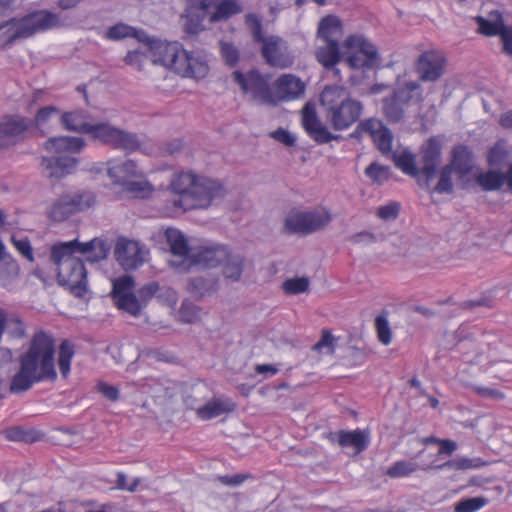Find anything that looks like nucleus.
Segmentation results:
<instances>
[{
  "mask_svg": "<svg viewBox=\"0 0 512 512\" xmlns=\"http://www.w3.org/2000/svg\"><path fill=\"white\" fill-rule=\"evenodd\" d=\"M55 352L53 335L44 330L36 331L18 357L19 369L11 379L10 391L21 393L36 383L56 381Z\"/></svg>",
  "mask_w": 512,
  "mask_h": 512,
  "instance_id": "f257e3e1",
  "label": "nucleus"
},
{
  "mask_svg": "<svg viewBox=\"0 0 512 512\" xmlns=\"http://www.w3.org/2000/svg\"><path fill=\"white\" fill-rule=\"evenodd\" d=\"M75 253L88 254L87 259L96 262L106 257V251L102 241L96 238L86 243L77 240L60 242L51 247L50 259L57 267L59 285L67 287L75 297L83 298L88 292L87 270Z\"/></svg>",
  "mask_w": 512,
  "mask_h": 512,
  "instance_id": "f03ea898",
  "label": "nucleus"
},
{
  "mask_svg": "<svg viewBox=\"0 0 512 512\" xmlns=\"http://www.w3.org/2000/svg\"><path fill=\"white\" fill-rule=\"evenodd\" d=\"M167 191L170 198L165 199L162 213L168 217L191 209L207 208L214 199L224 195L222 184L192 171L173 174Z\"/></svg>",
  "mask_w": 512,
  "mask_h": 512,
  "instance_id": "7ed1b4c3",
  "label": "nucleus"
},
{
  "mask_svg": "<svg viewBox=\"0 0 512 512\" xmlns=\"http://www.w3.org/2000/svg\"><path fill=\"white\" fill-rule=\"evenodd\" d=\"M152 61L160 64L182 77L195 79L204 78L209 72V66L200 56L186 51L177 41H152L150 44Z\"/></svg>",
  "mask_w": 512,
  "mask_h": 512,
  "instance_id": "20e7f679",
  "label": "nucleus"
},
{
  "mask_svg": "<svg viewBox=\"0 0 512 512\" xmlns=\"http://www.w3.org/2000/svg\"><path fill=\"white\" fill-rule=\"evenodd\" d=\"M63 26L58 13L49 10H35L21 17H13L0 23V50L12 46L17 40L28 39L38 33Z\"/></svg>",
  "mask_w": 512,
  "mask_h": 512,
  "instance_id": "39448f33",
  "label": "nucleus"
},
{
  "mask_svg": "<svg viewBox=\"0 0 512 512\" xmlns=\"http://www.w3.org/2000/svg\"><path fill=\"white\" fill-rule=\"evenodd\" d=\"M320 100L325 109L327 121L336 131L348 129L359 120L362 114V104L351 98L344 86H325Z\"/></svg>",
  "mask_w": 512,
  "mask_h": 512,
  "instance_id": "423d86ee",
  "label": "nucleus"
},
{
  "mask_svg": "<svg viewBox=\"0 0 512 512\" xmlns=\"http://www.w3.org/2000/svg\"><path fill=\"white\" fill-rule=\"evenodd\" d=\"M244 24L253 41L261 45V55L268 65L281 69L293 65L294 56L289 51L286 41L277 35L266 36L262 18L259 15L247 13L244 16Z\"/></svg>",
  "mask_w": 512,
  "mask_h": 512,
  "instance_id": "0eeeda50",
  "label": "nucleus"
},
{
  "mask_svg": "<svg viewBox=\"0 0 512 512\" xmlns=\"http://www.w3.org/2000/svg\"><path fill=\"white\" fill-rule=\"evenodd\" d=\"M84 145V140L79 137L60 136L48 139L45 149L53 156L43 157L41 161L47 176L61 178L71 173L77 164L73 155L80 153Z\"/></svg>",
  "mask_w": 512,
  "mask_h": 512,
  "instance_id": "6e6552de",
  "label": "nucleus"
},
{
  "mask_svg": "<svg viewBox=\"0 0 512 512\" xmlns=\"http://www.w3.org/2000/svg\"><path fill=\"white\" fill-rule=\"evenodd\" d=\"M232 79L241 91L248 94L253 101L273 105V83L270 74H262L257 69L247 72L235 70L232 73Z\"/></svg>",
  "mask_w": 512,
  "mask_h": 512,
  "instance_id": "1a4fd4ad",
  "label": "nucleus"
},
{
  "mask_svg": "<svg viewBox=\"0 0 512 512\" xmlns=\"http://www.w3.org/2000/svg\"><path fill=\"white\" fill-rule=\"evenodd\" d=\"M345 61L353 69H373L379 62L376 46L362 34H351L343 42Z\"/></svg>",
  "mask_w": 512,
  "mask_h": 512,
  "instance_id": "9d476101",
  "label": "nucleus"
},
{
  "mask_svg": "<svg viewBox=\"0 0 512 512\" xmlns=\"http://www.w3.org/2000/svg\"><path fill=\"white\" fill-rule=\"evenodd\" d=\"M96 196L89 190H77L61 195L51 206L49 217L57 222L68 219L71 215L85 211L94 206Z\"/></svg>",
  "mask_w": 512,
  "mask_h": 512,
  "instance_id": "9b49d317",
  "label": "nucleus"
},
{
  "mask_svg": "<svg viewBox=\"0 0 512 512\" xmlns=\"http://www.w3.org/2000/svg\"><path fill=\"white\" fill-rule=\"evenodd\" d=\"M88 135L95 141L127 152H133L140 146L134 133L127 132L107 122L92 124L88 130Z\"/></svg>",
  "mask_w": 512,
  "mask_h": 512,
  "instance_id": "f8f14e48",
  "label": "nucleus"
},
{
  "mask_svg": "<svg viewBox=\"0 0 512 512\" xmlns=\"http://www.w3.org/2000/svg\"><path fill=\"white\" fill-rule=\"evenodd\" d=\"M331 221L330 213L324 208L311 212H291L286 217L284 228L289 233L307 235L324 228Z\"/></svg>",
  "mask_w": 512,
  "mask_h": 512,
  "instance_id": "ddd939ff",
  "label": "nucleus"
},
{
  "mask_svg": "<svg viewBox=\"0 0 512 512\" xmlns=\"http://www.w3.org/2000/svg\"><path fill=\"white\" fill-rule=\"evenodd\" d=\"M134 284L133 277L129 275L114 279L111 297L119 310L138 317L142 312L143 305L138 296L133 293Z\"/></svg>",
  "mask_w": 512,
  "mask_h": 512,
  "instance_id": "4468645a",
  "label": "nucleus"
},
{
  "mask_svg": "<svg viewBox=\"0 0 512 512\" xmlns=\"http://www.w3.org/2000/svg\"><path fill=\"white\" fill-rule=\"evenodd\" d=\"M447 58L442 51L426 50L419 55L415 63V71L423 82H435L445 73Z\"/></svg>",
  "mask_w": 512,
  "mask_h": 512,
  "instance_id": "2eb2a0df",
  "label": "nucleus"
},
{
  "mask_svg": "<svg viewBox=\"0 0 512 512\" xmlns=\"http://www.w3.org/2000/svg\"><path fill=\"white\" fill-rule=\"evenodd\" d=\"M414 92L420 94V84L409 82L383 100V114L388 121L399 122L404 117V105L413 98Z\"/></svg>",
  "mask_w": 512,
  "mask_h": 512,
  "instance_id": "dca6fc26",
  "label": "nucleus"
},
{
  "mask_svg": "<svg viewBox=\"0 0 512 512\" xmlns=\"http://www.w3.org/2000/svg\"><path fill=\"white\" fill-rule=\"evenodd\" d=\"M469 459H460L456 461H448L445 464L437 463L436 460H431L429 463L418 465L416 462L406 461V460H398L394 462L386 471V475L390 478H403L412 475L417 470L421 469L423 471H429L433 469H441L444 466H452L457 469H466L470 467Z\"/></svg>",
  "mask_w": 512,
  "mask_h": 512,
  "instance_id": "f3484780",
  "label": "nucleus"
},
{
  "mask_svg": "<svg viewBox=\"0 0 512 512\" xmlns=\"http://www.w3.org/2000/svg\"><path fill=\"white\" fill-rule=\"evenodd\" d=\"M147 251L139 242L120 238L115 246V258L125 269L131 270L140 267L144 261Z\"/></svg>",
  "mask_w": 512,
  "mask_h": 512,
  "instance_id": "a211bd4d",
  "label": "nucleus"
},
{
  "mask_svg": "<svg viewBox=\"0 0 512 512\" xmlns=\"http://www.w3.org/2000/svg\"><path fill=\"white\" fill-rule=\"evenodd\" d=\"M356 132L367 133L383 155L392 152L393 135L381 120L376 118L365 119L359 123Z\"/></svg>",
  "mask_w": 512,
  "mask_h": 512,
  "instance_id": "6ab92c4d",
  "label": "nucleus"
},
{
  "mask_svg": "<svg viewBox=\"0 0 512 512\" xmlns=\"http://www.w3.org/2000/svg\"><path fill=\"white\" fill-rule=\"evenodd\" d=\"M33 121L20 115H7L0 123V148L15 144L32 127Z\"/></svg>",
  "mask_w": 512,
  "mask_h": 512,
  "instance_id": "aec40b11",
  "label": "nucleus"
},
{
  "mask_svg": "<svg viewBox=\"0 0 512 512\" xmlns=\"http://www.w3.org/2000/svg\"><path fill=\"white\" fill-rule=\"evenodd\" d=\"M305 83L293 74H283L273 83V105L300 98L305 93Z\"/></svg>",
  "mask_w": 512,
  "mask_h": 512,
  "instance_id": "412c9836",
  "label": "nucleus"
},
{
  "mask_svg": "<svg viewBox=\"0 0 512 512\" xmlns=\"http://www.w3.org/2000/svg\"><path fill=\"white\" fill-rule=\"evenodd\" d=\"M302 126L308 135L317 143H329L332 140L340 138L339 135L332 134L328 128L323 125L313 106L306 104L302 109Z\"/></svg>",
  "mask_w": 512,
  "mask_h": 512,
  "instance_id": "4be33fe9",
  "label": "nucleus"
},
{
  "mask_svg": "<svg viewBox=\"0 0 512 512\" xmlns=\"http://www.w3.org/2000/svg\"><path fill=\"white\" fill-rule=\"evenodd\" d=\"M441 152L442 143L436 136L428 138L421 147V174L425 176L427 182L432 180L436 175L437 167L441 159Z\"/></svg>",
  "mask_w": 512,
  "mask_h": 512,
  "instance_id": "5701e85b",
  "label": "nucleus"
},
{
  "mask_svg": "<svg viewBox=\"0 0 512 512\" xmlns=\"http://www.w3.org/2000/svg\"><path fill=\"white\" fill-rule=\"evenodd\" d=\"M107 173L113 183L125 186L130 180L143 178V173L132 160H110L107 162Z\"/></svg>",
  "mask_w": 512,
  "mask_h": 512,
  "instance_id": "b1692460",
  "label": "nucleus"
},
{
  "mask_svg": "<svg viewBox=\"0 0 512 512\" xmlns=\"http://www.w3.org/2000/svg\"><path fill=\"white\" fill-rule=\"evenodd\" d=\"M228 257V249L225 246L202 247L196 253H193L187 265V269L192 266H201L203 268H213L221 265Z\"/></svg>",
  "mask_w": 512,
  "mask_h": 512,
  "instance_id": "393cba45",
  "label": "nucleus"
},
{
  "mask_svg": "<svg viewBox=\"0 0 512 512\" xmlns=\"http://www.w3.org/2000/svg\"><path fill=\"white\" fill-rule=\"evenodd\" d=\"M327 439L331 443L337 442L341 447H353L357 453L364 451L369 445L368 435L359 429L330 432Z\"/></svg>",
  "mask_w": 512,
  "mask_h": 512,
  "instance_id": "a878e982",
  "label": "nucleus"
},
{
  "mask_svg": "<svg viewBox=\"0 0 512 512\" xmlns=\"http://www.w3.org/2000/svg\"><path fill=\"white\" fill-rule=\"evenodd\" d=\"M236 403L227 397H213L204 406L196 410L197 416L204 421L214 419L222 414L233 412Z\"/></svg>",
  "mask_w": 512,
  "mask_h": 512,
  "instance_id": "bb28decb",
  "label": "nucleus"
},
{
  "mask_svg": "<svg viewBox=\"0 0 512 512\" xmlns=\"http://www.w3.org/2000/svg\"><path fill=\"white\" fill-rule=\"evenodd\" d=\"M474 155L471 149L463 144L456 145L451 152V161L448 165H453V170L464 177L470 174L473 169Z\"/></svg>",
  "mask_w": 512,
  "mask_h": 512,
  "instance_id": "cd10ccee",
  "label": "nucleus"
},
{
  "mask_svg": "<svg viewBox=\"0 0 512 512\" xmlns=\"http://www.w3.org/2000/svg\"><path fill=\"white\" fill-rule=\"evenodd\" d=\"M343 34L341 20L335 15H326L318 25L317 37L323 42H338Z\"/></svg>",
  "mask_w": 512,
  "mask_h": 512,
  "instance_id": "c85d7f7f",
  "label": "nucleus"
},
{
  "mask_svg": "<svg viewBox=\"0 0 512 512\" xmlns=\"http://www.w3.org/2000/svg\"><path fill=\"white\" fill-rule=\"evenodd\" d=\"M167 242L170 247V251L174 256H178L182 259V264L187 265L191 259L190 248L185 236L177 229L168 228L165 232Z\"/></svg>",
  "mask_w": 512,
  "mask_h": 512,
  "instance_id": "c756f323",
  "label": "nucleus"
},
{
  "mask_svg": "<svg viewBox=\"0 0 512 512\" xmlns=\"http://www.w3.org/2000/svg\"><path fill=\"white\" fill-rule=\"evenodd\" d=\"M209 15L187 2L185 13L181 16L184 31L191 35L198 34L204 29V21L209 20Z\"/></svg>",
  "mask_w": 512,
  "mask_h": 512,
  "instance_id": "7c9ffc66",
  "label": "nucleus"
},
{
  "mask_svg": "<svg viewBox=\"0 0 512 512\" xmlns=\"http://www.w3.org/2000/svg\"><path fill=\"white\" fill-rule=\"evenodd\" d=\"M478 24L479 33L485 36H496L501 35L506 31L502 14L499 11H492L489 14V19H485L482 16L475 18Z\"/></svg>",
  "mask_w": 512,
  "mask_h": 512,
  "instance_id": "2f4dec72",
  "label": "nucleus"
},
{
  "mask_svg": "<svg viewBox=\"0 0 512 512\" xmlns=\"http://www.w3.org/2000/svg\"><path fill=\"white\" fill-rule=\"evenodd\" d=\"M341 51L338 42H324L315 50L317 61L326 69L333 68L341 60Z\"/></svg>",
  "mask_w": 512,
  "mask_h": 512,
  "instance_id": "473e14b6",
  "label": "nucleus"
},
{
  "mask_svg": "<svg viewBox=\"0 0 512 512\" xmlns=\"http://www.w3.org/2000/svg\"><path fill=\"white\" fill-rule=\"evenodd\" d=\"M76 353L75 344L69 339H63L57 352V365L62 378L67 379L71 372L72 360Z\"/></svg>",
  "mask_w": 512,
  "mask_h": 512,
  "instance_id": "72a5a7b5",
  "label": "nucleus"
},
{
  "mask_svg": "<svg viewBox=\"0 0 512 512\" xmlns=\"http://www.w3.org/2000/svg\"><path fill=\"white\" fill-rule=\"evenodd\" d=\"M61 123L66 130L87 134L92 124L87 121V114L83 111L65 112L61 116Z\"/></svg>",
  "mask_w": 512,
  "mask_h": 512,
  "instance_id": "f704fd0d",
  "label": "nucleus"
},
{
  "mask_svg": "<svg viewBox=\"0 0 512 512\" xmlns=\"http://www.w3.org/2000/svg\"><path fill=\"white\" fill-rule=\"evenodd\" d=\"M241 11L242 7L236 0H219L214 11L209 15V22L215 23L227 20Z\"/></svg>",
  "mask_w": 512,
  "mask_h": 512,
  "instance_id": "c9c22d12",
  "label": "nucleus"
},
{
  "mask_svg": "<svg viewBox=\"0 0 512 512\" xmlns=\"http://www.w3.org/2000/svg\"><path fill=\"white\" fill-rule=\"evenodd\" d=\"M392 159L396 167L407 175L417 177L421 173V169L417 167L415 155L408 150L394 152Z\"/></svg>",
  "mask_w": 512,
  "mask_h": 512,
  "instance_id": "e433bc0d",
  "label": "nucleus"
},
{
  "mask_svg": "<svg viewBox=\"0 0 512 512\" xmlns=\"http://www.w3.org/2000/svg\"><path fill=\"white\" fill-rule=\"evenodd\" d=\"M476 182L484 191L499 190L503 186L502 172L496 170L481 172L476 176Z\"/></svg>",
  "mask_w": 512,
  "mask_h": 512,
  "instance_id": "4c0bfd02",
  "label": "nucleus"
},
{
  "mask_svg": "<svg viewBox=\"0 0 512 512\" xmlns=\"http://www.w3.org/2000/svg\"><path fill=\"white\" fill-rule=\"evenodd\" d=\"M123 191L134 198H148L153 192L152 185L143 178L132 179L125 186Z\"/></svg>",
  "mask_w": 512,
  "mask_h": 512,
  "instance_id": "58836bf2",
  "label": "nucleus"
},
{
  "mask_svg": "<svg viewBox=\"0 0 512 512\" xmlns=\"http://www.w3.org/2000/svg\"><path fill=\"white\" fill-rule=\"evenodd\" d=\"M374 326L378 341L384 346L390 345L393 340V332L390 327L387 315L380 314L376 316Z\"/></svg>",
  "mask_w": 512,
  "mask_h": 512,
  "instance_id": "ea45409f",
  "label": "nucleus"
},
{
  "mask_svg": "<svg viewBox=\"0 0 512 512\" xmlns=\"http://www.w3.org/2000/svg\"><path fill=\"white\" fill-rule=\"evenodd\" d=\"M5 438L14 442L33 443L39 439L34 430H24L21 427H10L3 431Z\"/></svg>",
  "mask_w": 512,
  "mask_h": 512,
  "instance_id": "a19ab883",
  "label": "nucleus"
},
{
  "mask_svg": "<svg viewBox=\"0 0 512 512\" xmlns=\"http://www.w3.org/2000/svg\"><path fill=\"white\" fill-rule=\"evenodd\" d=\"M453 172V165H445L441 168L439 173V181L437 185L434 188V191L439 194H450L454 190L452 175Z\"/></svg>",
  "mask_w": 512,
  "mask_h": 512,
  "instance_id": "79ce46f5",
  "label": "nucleus"
},
{
  "mask_svg": "<svg viewBox=\"0 0 512 512\" xmlns=\"http://www.w3.org/2000/svg\"><path fill=\"white\" fill-rule=\"evenodd\" d=\"M224 266L223 274L226 278L232 280H238L242 273L243 269V261L241 258L232 257V255L228 252V257L222 262Z\"/></svg>",
  "mask_w": 512,
  "mask_h": 512,
  "instance_id": "37998d69",
  "label": "nucleus"
},
{
  "mask_svg": "<svg viewBox=\"0 0 512 512\" xmlns=\"http://www.w3.org/2000/svg\"><path fill=\"white\" fill-rule=\"evenodd\" d=\"M509 156V152L506 147L497 142L493 147H491L487 154V162L491 167H500L502 166Z\"/></svg>",
  "mask_w": 512,
  "mask_h": 512,
  "instance_id": "c03bdc74",
  "label": "nucleus"
},
{
  "mask_svg": "<svg viewBox=\"0 0 512 512\" xmlns=\"http://www.w3.org/2000/svg\"><path fill=\"white\" fill-rule=\"evenodd\" d=\"M488 503L484 497H472L461 499L455 504V512H477Z\"/></svg>",
  "mask_w": 512,
  "mask_h": 512,
  "instance_id": "a18cd8bd",
  "label": "nucleus"
},
{
  "mask_svg": "<svg viewBox=\"0 0 512 512\" xmlns=\"http://www.w3.org/2000/svg\"><path fill=\"white\" fill-rule=\"evenodd\" d=\"M138 31L126 24L118 23L112 27H110L107 32L106 36L108 39L111 40H120L126 37H138Z\"/></svg>",
  "mask_w": 512,
  "mask_h": 512,
  "instance_id": "49530a36",
  "label": "nucleus"
},
{
  "mask_svg": "<svg viewBox=\"0 0 512 512\" xmlns=\"http://www.w3.org/2000/svg\"><path fill=\"white\" fill-rule=\"evenodd\" d=\"M309 281L305 277L289 278L282 284L284 292L288 295L300 294L308 290Z\"/></svg>",
  "mask_w": 512,
  "mask_h": 512,
  "instance_id": "de8ad7c7",
  "label": "nucleus"
},
{
  "mask_svg": "<svg viewBox=\"0 0 512 512\" xmlns=\"http://www.w3.org/2000/svg\"><path fill=\"white\" fill-rule=\"evenodd\" d=\"M365 175L369 177L373 182L383 184L390 177L389 168L379 165L377 163H371L365 169Z\"/></svg>",
  "mask_w": 512,
  "mask_h": 512,
  "instance_id": "09e8293b",
  "label": "nucleus"
},
{
  "mask_svg": "<svg viewBox=\"0 0 512 512\" xmlns=\"http://www.w3.org/2000/svg\"><path fill=\"white\" fill-rule=\"evenodd\" d=\"M11 243L25 259H27L29 262L34 261L33 248L28 237L18 238L13 235L11 237Z\"/></svg>",
  "mask_w": 512,
  "mask_h": 512,
  "instance_id": "8fccbe9b",
  "label": "nucleus"
},
{
  "mask_svg": "<svg viewBox=\"0 0 512 512\" xmlns=\"http://www.w3.org/2000/svg\"><path fill=\"white\" fill-rule=\"evenodd\" d=\"M179 317L185 323H193L200 319V309L189 301H184L179 310Z\"/></svg>",
  "mask_w": 512,
  "mask_h": 512,
  "instance_id": "3c124183",
  "label": "nucleus"
},
{
  "mask_svg": "<svg viewBox=\"0 0 512 512\" xmlns=\"http://www.w3.org/2000/svg\"><path fill=\"white\" fill-rule=\"evenodd\" d=\"M221 56L226 65L234 67L239 61V50L230 42H221Z\"/></svg>",
  "mask_w": 512,
  "mask_h": 512,
  "instance_id": "603ef678",
  "label": "nucleus"
},
{
  "mask_svg": "<svg viewBox=\"0 0 512 512\" xmlns=\"http://www.w3.org/2000/svg\"><path fill=\"white\" fill-rule=\"evenodd\" d=\"M314 350L318 352L326 351L327 353H334V337L328 330H323L321 339L314 345Z\"/></svg>",
  "mask_w": 512,
  "mask_h": 512,
  "instance_id": "864d4df0",
  "label": "nucleus"
},
{
  "mask_svg": "<svg viewBox=\"0 0 512 512\" xmlns=\"http://www.w3.org/2000/svg\"><path fill=\"white\" fill-rule=\"evenodd\" d=\"M159 284L156 281L149 282L138 290V299L141 301L142 305H146V303L153 298V296L158 292Z\"/></svg>",
  "mask_w": 512,
  "mask_h": 512,
  "instance_id": "5fc2aeb1",
  "label": "nucleus"
},
{
  "mask_svg": "<svg viewBox=\"0 0 512 512\" xmlns=\"http://www.w3.org/2000/svg\"><path fill=\"white\" fill-rule=\"evenodd\" d=\"M400 206L397 202H390L377 209V216L382 220L395 219L398 216Z\"/></svg>",
  "mask_w": 512,
  "mask_h": 512,
  "instance_id": "6e6d98bb",
  "label": "nucleus"
},
{
  "mask_svg": "<svg viewBox=\"0 0 512 512\" xmlns=\"http://www.w3.org/2000/svg\"><path fill=\"white\" fill-rule=\"evenodd\" d=\"M140 484V479L135 478L131 482H128L127 476L123 472H117V481L116 486L120 490H126L129 492L136 491L137 487Z\"/></svg>",
  "mask_w": 512,
  "mask_h": 512,
  "instance_id": "4d7b16f0",
  "label": "nucleus"
},
{
  "mask_svg": "<svg viewBox=\"0 0 512 512\" xmlns=\"http://www.w3.org/2000/svg\"><path fill=\"white\" fill-rule=\"evenodd\" d=\"M57 113H59V110L54 106L40 108L35 115L34 122L39 126L44 125L54 114Z\"/></svg>",
  "mask_w": 512,
  "mask_h": 512,
  "instance_id": "13d9d810",
  "label": "nucleus"
},
{
  "mask_svg": "<svg viewBox=\"0 0 512 512\" xmlns=\"http://www.w3.org/2000/svg\"><path fill=\"white\" fill-rule=\"evenodd\" d=\"M473 391L477 395L486 397V398L497 399V400L505 398V395L502 391L495 389V388H491V387L474 386Z\"/></svg>",
  "mask_w": 512,
  "mask_h": 512,
  "instance_id": "bf43d9fd",
  "label": "nucleus"
},
{
  "mask_svg": "<svg viewBox=\"0 0 512 512\" xmlns=\"http://www.w3.org/2000/svg\"><path fill=\"white\" fill-rule=\"evenodd\" d=\"M252 475L249 473L245 474H234V475H224L220 477V481L222 484L227 486H238L245 482L248 479H251Z\"/></svg>",
  "mask_w": 512,
  "mask_h": 512,
  "instance_id": "052dcab7",
  "label": "nucleus"
},
{
  "mask_svg": "<svg viewBox=\"0 0 512 512\" xmlns=\"http://www.w3.org/2000/svg\"><path fill=\"white\" fill-rule=\"evenodd\" d=\"M438 445H439L438 453L433 455V457H434L433 460H436L437 462H438V460H437L438 456H440L442 454L451 455L457 449L456 442H454L450 439H441Z\"/></svg>",
  "mask_w": 512,
  "mask_h": 512,
  "instance_id": "680f3d73",
  "label": "nucleus"
},
{
  "mask_svg": "<svg viewBox=\"0 0 512 512\" xmlns=\"http://www.w3.org/2000/svg\"><path fill=\"white\" fill-rule=\"evenodd\" d=\"M145 58L146 56L139 51H129L124 60L126 64L135 66L138 70H141Z\"/></svg>",
  "mask_w": 512,
  "mask_h": 512,
  "instance_id": "e2e57ef3",
  "label": "nucleus"
},
{
  "mask_svg": "<svg viewBox=\"0 0 512 512\" xmlns=\"http://www.w3.org/2000/svg\"><path fill=\"white\" fill-rule=\"evenodd\" d=\"M271 137L286 146H293L295 143V138L287 130L282 128L273 131Z\"/></svg>",
  "mask_w": 512,
  "mask_h": 512,
  "instance_id": "0e129e2a",
  "label": "nucleus"
},
{
  "mask_svg": "<svg viewBox=\"0 0 512 512\" xmlns=\"http://www.w3.org/2000/svg\"><path fill=\"white\" fill-rule=\"evenodd\" d=\"M98 390L101 392L107 399L111 401H115L119 397V391L118 389L110 384L107 383H99L98 384Z\"/></svg>",
  "mask_w": 512,
  "mask_h": 512,
  "instance_id": "69168bd1",
  "label": "nucleus"
},
{
  "mask_svg": "<svg viewBox=\"0 0 512 512\" xmlns=\"http://www.w3.org/2000/svg\"><path fill=\"white\" fill-rule=\"evenodd\" d=\"M219 0H187L193 6H196L198 10L204 11L207 14L211 8H215Z\"/></svg>",
  "mask_w": 512,
  "mask_h": 512,
  "instance_id": "338daca9",
  "label": "nucleus"
},
{
  "mask_svg": "<svg viewBox=\"0 0 512 512\" xmlns=\"http://www.w3.org/2000/svg\"><path fill=\"white\" fill-rule=\"evenodd\" d=\"M499 124L503 128L512 129V110H510L500 116Z\"/></svg>",
  "mask_w": 512,
  "mask_h": 512,
  "instance_id": "774afa93",
  "label": "nucleus"
}]
</instances>
